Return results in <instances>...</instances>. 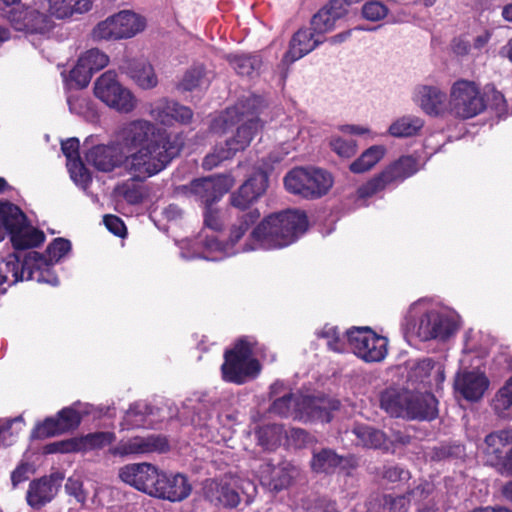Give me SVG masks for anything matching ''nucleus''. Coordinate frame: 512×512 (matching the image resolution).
Instances as JSON below:
<instances>
[{
	"instance_id": "obj_44",
	"label": "nucleus",
	"mask_w": 512,
	"mask_h": 512,
	"mask_svg": "<svg viewBox=\"0 0 512 512\" xmlns=\"http://www.w3.org/2000/svg\"><path fill=\"white\" fill-rule=\"evenodd\" d=\"M256 434L258 444L266 450H272L280 444L284 429L281 425L271 424L261 427Z\"/></svg>"
},
{
	"instance_id": "obj_62",
	"label": "nucleus",
	"mask_w": 512,
	"mask_h": 512,
	"mask_svg": "<svg viewBox=\"0 0 512 512\" xmlns=\"http://www.w3.org/2000/svg\"><path fill=\"white\" fill-rule=\"evenodd\" d=\"M33 473L31 465L25 462L20 463L11 473V483L13 488L27 481Z\"/></svg>"
},
{
	"instance_id": "obj_56",
	"label": "nucleus",
	"mask_w": 512,
	"mask_h": 512,
	"mask_svg": "<svg viewBox=\"0 0 512 512\" xmlns=\"http://www.w3.org/2000/svg\"><path fill=\"white\" fill-rule=\"evenodd\" d=\"M63 433L58 418H47L43 423L37 425L33 434L38 438H47Z\"/></svg>"
},
{
	"instance_id": "obj_11",
	"label": "nucleus",
	"mask_w": 512,
	"mask_h": 512,
	"mask_svg": "<svg viewBox=\"0 0 512 512\" xmlns=\"http://www.w3.org/2000/svg\"><path fill=\"white\" fill-rule=\"evenodd\" d=\"M419 170L416 158L402 156L387 166L379 175L360 186L357 190L359 199L369 198L384 190L387 186L399 183L411 177Z\"/></svg>"
},
{
	"instance_id": "obj_2",
	"label": "nucleus",
	"mask_w": 512,
	"mask_h": 512,
	"mask_svg": "<svg viewBox=\"0 0 512 512\" xmlns=\"http://www.w3.org/2000/svg\"><path fill=\"white\" fill-rule=\"evenodd\" d=\"M256 102L255 97L240 100L235 106L227 108L212 120L210 129L214 133L225 134L233 127L237 126V128L232 137L228 138L224 144L216 145L213 152L205 156L202 163L204 169H213L249 146L261 127L259 119L254 116Z\"/></svg>"
},
{
	"instance_id": "obj_51",
	"label": "nucleus",
	"mask_w": 512,
	"mask_h": 512,
	"mask_svg": "<svg viewBox=\"0 0 512 512\" xmlns=\"http://www.w3.org/2000/svg\"><path fill=\"white\" fill-rule=\"evenodd\" d=\"M63 432L75 429L79 426L82 416L72 407L63 408L57 416Z\"/></svg>"
},
{
	"instance_id": "obj_12",
	"label": "nucleus",
	"mask_w": 512,
	"mask_h": 512,
	"mask_svg": "<svg viewBox=\"0 0 512 512\" xmlns=\"http://www.w3.org/2000/svg\"><path fill=\"white\" fill-rule=\"evenodd\" d=\"M94 95L108 107L122 113L131 112L137 103L132 92L118 81L116 73L112 70L97 78L94 83Z\"/></svg>"
},
{
	"instance_id": "obj_50",
	"label": "nucleus",
	"mask_w": 512,
	"mask_h": 512,
	"mask_svg": "<svg viewBox=\"0 0 512 512\" xmlns=\"http://www.w3.org/2000/svg\"><path fill=\"white\" fill-rule=\"evenodd\" d=\"M335 26V20L325 9H320L311 20V28L318 35L331 31Z\"/></svg>"
},
{
	"instance_id": "obj_19",
	"label": "nucleus",
	"mask_w": 512,
	"mask_h": 512,
	"mask_svg": "<svg viewBox=\"0 0 512 512\" xmlns=\"http://www.w3.org/2000/svg\"><path fill=\"white\" fill-rule=\"evenodd\" d=\"M116 440V434L111 431L89 433L80 438L58 441L46 445V453H70L102 449Z\"/></svg>"
},
{
	"instance_id": "obj_57",
	"label": "nucleus",
	"mask_w": 512,
	"mask_h": 512,
	"mask_svg": "<svg viewBox=\"0 0 512 512\" xmlns=\"http://www.w3.org/2000/svg\"><path fill=\"white\" fill-rule=\"evenodd\" d=\"M92 75L91 68L81 63L80 59H78L77 64L70 71L71 81L75 82L80 88H84L89 84Z\"/></svg>"
},
{
	"instance_id": "obj_6",
	"label": "nucleus",
	"mask_w": 512,
	"mask_h": 512,
	"mask_svg": "<svg viewBox=\"0 0 512 512\" xmlns=\"http://www.w3.org/2000/svg\"><path fill=\"white\" fill-rule=\"evenodd\" d=\"M10 234L15 250H25L42 244L45 235L42 231L30 227L22 210L10 203L0 202V241Z\"/></svg>"
},
{
	"instance_id": "obj_63",
	"label": "nucleus",
	"mask_w": 512,
	"mask_h": 512,
	"mask_svg": "<svg viewBox=\"0 0 512 512\" xmlns=\"http://www.w3.org/2000/svg\"><path fill=\"white\" fill-rule=\"evenodd\" d=\"M79 146L77 138H69L61 143V150L67 159V163L80 159Z\"/></svg>"
},
{
	"instance_id": "obj_17",
	"label": "nucleus",
	"mask_w": 512,
	"mask_h": 512,
	"mask_svg": "<svg viewBox=\"0 0 512 512\" xmlns=\"http://www.w3.org/2000/svg\"><path fill=\"white\" fill-rule=\"evenodd\" d=\"M296 405L295 420L301 422H330L332 412L338 410L340 402L328 397H316L300 394Z\"/></svg>"
},
{
	"instance_id": "obj_26",
	"label": "nucleus",
	"mask_w": 512,
	"mask_h": 512,
	"mask_svg": "<svg viewBox=\"0 0 512 512\" xmlns=\"http://www.w3.org/2000/svg\"><path fill=\"white\" fill-rule=\"evenodd\" d=\"M158 135H168L149 121L134 120L126 124L121 131L123 145L128 149H138Z\"/></svg>"
},
{
	"instance_id": "obj_46",
	"label": "nucleus",
	"mask_w": 512,
	"mask_h": 512,
	"mask_svg": "<svg viewBox=\"0 0 512 512\" xmlns=\"http://www.w3.org/2000/svg\"><path fill=\"white\" fill-rule=\"evenodd\" d=\"M300 394H287L274 400L271 405V412L281 417L296 416V402H299Z\"/></svg>"
},
{
	"instance_id": "obj_58",
	"label": "nucleus",
	"mask_w": 512,
	"mask_h": 512,
	"mask_svg": "<svg viewBox=\"0 0 512 512\" xmlns=\"http://www.w3.org/2000/svg\"><path fill=\"white\" fill-rule=\"evenodd\" d=\"M65 490L67 494L73 496L78 503L84 504L86 502L87 492L83 489V482L79 477H69L65 483Z\"/></svg>"
},
{
	"instance_id": "obj_40",
	"label": "nucleus",
	"mask_w": 512,
	"mask_h": 512,
	"mask_svg": "<svg viewBox=\"0 0 512 512\" xmlns=\"http://www.w3.org/2000/svg\"><path fill=\"white\" fill-rule=\"evenodd\" d=\"M495 414L502 419L512 418V376L498 390L492 400Z\"/></svg>"
},
{
	"instance_id": "obj_8",
	"label": "nucleus",
	"mask_w": 512,
	"mask_h": 512,
	"mask_svg": "<svg viewBox=\"0 0 512 512\" xmlns=\"http://www.w3.org/2000/svg\"><path fill=\"white\" fill-rule=\"evenodd\" d=\"M222 378L226 382L243 384L254 378L260 371L259 362L253 357L252 344L246 339H240L233 349L224 354L221 366Z\"/></svg>"
},
{
	"instance_id": "obj_30",
	"label": "nucleus",
	"mask_w": 512,
	"mask_h": 512,
	"mask_svg": "<svg viewBox=\"0 0 512 512\" xmlns=\"http://www.w3.org/2000/svg\"><path fill=\"white\" fill-rule=\"evenodd\" d=\"M235 485L236 480H212L204 488L205 496L216 506L235 508L240 503V495Z\"/></svg>"
},
{
	"instance_id": "obj_1",
	"label": "nucleus",
	"mask_w": 512,
	"mask_h": 512,
	"mask_svg": "<svg viewBox=\"0 0 512 512\" xmlns=\"http://www.w3.org/2000/svg\"><path fill=\"white\" fill-rule=\"evenodd\" d=\"M259 218L260 212L257 209H250L243 213L232 225L226 242L220 241L215 235H207L205 239L183 241L180 246V256L186 260L201 258L219 261L240 252L281 249L297 241L308 226L304 212L287 210L274 213L265 217L252 230L249 243L237 246L240 239Z\"/></svg>"
},
{
	"instance_id": "obj_55",
	"label": "nucleus",
	"mask_w": 512,
	"mask_h": 512,
	"mask_svg": "<svg viewBox=\"0 0 512 512\" xmlns=\"http://www.w3.org/2000/svg\"><path fill=\"white\" fill-rule=\"evenodd\" d=\"M387 14L388 8L381 1H370L362 7V15L369 21H379Z\"/></svg>"
},
{
	"instance_id": "obj_16",
	"label": "nucleus",
	"mask_w": 512,
	"mask_h": 512,
	"mask_svg": "<svg viewBox=\"0 0 512 512\" xmlns=\"http://www.w3.org/2000/svg\"><path fill=\"white\" fill-rule=\"evenodd\" d=\"M169 444L165 436L160 434H148L146 436H134L119 441L109 448V453L116 457L143 456L153 453L168 451Z\"/></svg>"
},
{
	"instance_id": "obj_37",
	"label": "nucleus",
	"mask_w": 512,
	"mask_h": 512,
	"mask_svg": "<svg viewBox=\"0 0 512 512\" xmlns=\"http://www.w3.org/2000/svg\"><path fill=\"white\" fill-rule=\"evenodd\" d=\"M351 433L356 437L357 445L366 448L388 449L386 436L378 429L364 424H356Z\"/></svg>"
},
{
	"instance_id": "obj_34",
	"label": "nucleus",
	"mask_w": 512,
	"mask_h": 512,
	"mask_svg": "<svg viewBox=\"0 0 512 512\" xmlns=\"http://www.w3.org/2000/svg\"><path fill=\"white\" fill-rule=\"evenodd\" d=\"M489 381L483 373L467 371L458 374L455 380L456 390L467 400L477 401L484 395Z\"/></svg>"
},
{
	"instance_id": "obj_43",
	"label": "nucleus",
	"mask_w": 512,
	"mask_h": 512,
	"mask_svg": "<svg viewBox=\"0 0 512 512\" xmlns=\"http://www.w3.org/2000/svg\"><path fill=\"white\" fill-rule=\"evenodd\" d=\"M228 61L233 69L243 76H251L261 66L258 55L233 54L228 56Z\"/></svg>"
},
{
	"instance_id": "obj_25",
	"label": "nucleus",
	"mask_w": 512,
	"mask_h": 512,
	"mask_svg": "<svg viewBox=\"0 0 512 512\" xmlns=\"http://www.w3.org/2000/svg\"><path fill=\"white\" fill-rule=\"evenodd\" d=\"M149 115L163 125H172L173 122L188 123L193 116L189 107L180 105L165 98L159 99L149 105Z\"/></svg>"
},
{
	"instance_id": "obj_29",
	"label": "nucleus",
	"mask_w": 512,
	"mask_h": 512,
	"mask_svg": "<svg viewBox=\"0 0 512 512\" xmlns=\"http://www.w3.org/2000/svg\"><path fill=\"white\" fill-rule=\"evenodd\" d=\"M409 377L425 387L438 389L445 379L444 367L432 358H423L413 364Z\"/></svg>"
},
{
	"instance_id": "obj_24",
	"label": "nucleus",
	"mask_w": 512,
	"mask_h": 512,
	"mask_svg": "<svg viewBox=\"0 0 512 512\" xmlns=\"http://www.w3.org/2000/svg\"><path fill=\"white\" fill-rule=\"evenodd\" d=\"M268 186V175L265 171L255 172L237 192L232 193L230 202L233 207L246 210L264 194Z\"/></svg>"
},
{
	"instance_id": "obj_41",
	"label": "nucleus",
	"mask_w": 512,
	"mask_h": 512,
	"mask_svg": "<svg viewBox=\"0 0 512 512\" xmlns=\"http://www.w3.org/2000/svg\"><path fill=\"white\" fill-rule=\"evenodd\" d=\"M385 152L386 149L382 145L371 146L350 164V170L358 174L369 171L384 157Z\"/></svg>"
},
{
	"instance_id": "obj_42",
	"label": "nucleus",
	"mask_w": 512,
	"mask_h": 512,
	"mask_svg": "<svg viewBox=\"0 0 512 512\" xmlns=\"http://www.w3.org/2000/svg\"><path fill=\"white\" fill-rule=\"evenodd\" d=\"M343 462V457L336 454L331 449H322L314 452L311 467L315 472L330 473Z\"/></svg>"
},
{
	"instance_id": "obj_49",
	"label": "nucleus",
	"mask_w": 512,
	"mask_h": 512,
	"mask_svg": "<svg viewBox=\"0 0 512 512\" xmlns=\"http://www.w3.org/2000/svg\"><path fill=\"white\" fill-rule=\"evenodd\" d=\"M71 250V242L64 238H56L47 247L46 259L52 263L60 261Z\"/></svg>"
},
{
	"instance_id": "obj_61",
	"label": "nucleus",
	"mask_w": 512,
	"mask_h": 512,
	"mask_svg": "<svg viewBox=\"0 0 512 512\" xmlns=\"http://www.w3.org/2000/svg\"><path fill=\"white\" fill-rule=\"evenodd\" d=\"M287 444L294 448H302L308 442V433L301 428H290L284 431Z\"/></svg>"
},
{
	"instance_id": "obj_64",
	"label": "nucleus",
	"mask_w": 512,
	"mask_h": 512,
	"mask_svg": "<svg viewBox=\"0 0 512 512\" xmlns=\"http://www.w3.org/2000/svg\"><path fill=\"white\" fill-rule=\"evenodd\" d=\"M120 193L130 204H138L143 200L142 191L132 184L125 183L120 187Z\"/></svg>"
},
{
	"instance_id": "obj_5",
	"label": "nucleus",
	"mask_w": 512,
	"mask_h": 512,
	"mask_svg": "<svg viewBox=\"0 0 512 512\" xmlns=\"http://www.w3.org/2000/svg\"><path fill=\"white\" fill-rule=\"evenodd\" d=\"M380 405L394 417L433 420L438 415V401L430 392H413L391 387L381 393Z\"/></svg>"
},
{
	"instance_id": "obj_7",
	"label": "nucleus",
	"mask_w": 512,
	"mask_h": 512,
	"mask_svg": "<svg viewBox=\"0 0 512 512\" xmlns=\"http://www.w3.org/2000/svg\"><path fill=\"white\" fill-rule=\"evenodd\" d=\"M286 190L305 199H318L326 195L333 185V177L316 167H296L284 177Z\"/></svg>"
},
{
	"instance_id": "obj_52",
	"label": "nucleus",
	"mask_w": 512,
	"mask_h": 512,
	"mask_svg": "<svg viewBox=\"0 0 512 512\" xmlns=\"http://www.w3.org/2000/svg\"><path fill=\"white\" fill-rule=\"evenodd\" d=\"M434 487L429 482H421L413 489L409 490L406 494L407 498L410 499V503L413 502L416 506L426 501L428 498L433 496Z\"/></svg>"
},
{
	"instance_id": "obj_27",
	"label": "nucleus",
	"mask_w": 512,
	"mask_h": 512,
	"mask_svg": "<svg viewBox=\"0 0 512 512\" xmlns=\"http://www.w3.org/2000/svg\"><path fill=\"white\" fill-rule=\"evenodd\" d=\"M323 41L324 39L314 32L311 27L299 29L292 36L289 43V49L284 54L282 61L285 64L294 63L312 52L316 47L323 43Z\"/></svg>"
},
{
	"instance_id": "obj_4",
	"label": "nucleus",
	"mask_w": 512,
	"mask_h": 512,
	"mask_svg": "<svg viewBox=\"0 0 512 512\" xmlns=\"http://www.w3.org/2000/svg\"><path fill=\"white\" fill-rule=\"evenodd\" d=\"M180 150L181 146L172 141L169 135H156L126 156L123 166L134 180L144 181L164 170Z\"/></svg>"
},
{
	"instance_id": "obj_31",
	"label": "nucleus",
	"mask_w": 512,
	"mask_h": 512,
	"mask_svg": "<svg viewBox=\"0 0 512 512\" xmlns=\"http://www.w3.org/2000/svg\"><path fill=\"white\" fill-rule=\"evenodd\" d=\"M27 269L23 267L20 253H9L0 256V295L19 281L26 280Z\"/></svg>"
},
{
	"instance_id": "obj_53",
	"label": "nucleus",
	"mask_w": 512,
	"mask_h": 512,
	"mask_svg": "<svg viewBox=\"0 0 512 512\" xmlns=\"http://www.w3.org/2000/svg\"><path fill=\"white\" fill-rule=\"evenodd\" d=\"M318 336L327 339V346L330 350L334 352L344 351V342L340 339L337 327L325 325Z\"/></svg>"
},
{
	"instance_id": "obj_10",
	"label": "nucleus",
	"mask_w": 512,
	"mask_h": 512,
	"mask_svg": "<svg viewBox=\"0 0 512 512\" xmlns=\"http://www.w3.org/2000/svg\"><path fill=\"white\" fill-rule=\"evenodd\" d=\"M486 465L506 476H512V427L491 432L478 447Z\"/></svg>"
},
{
	"instance_id": "obj_54",
	"label": "nucleus",
	"mask_w": 512,
	"mask_h": 512,
	"mask_svg": "<svg viewBox=\"0 0 512 512\" xmlns=\"http://www.w3.org/2000/svg\"><path fill=\"white\" fill-rule=\"evenodd\" d=\"M330 146L341 157L350 158L356 153V142L352 139L347 140L339 136H333Z\"/></svg>"
},
{
	"instance_id": "obj_3",
	"label": "nucleus",
	"mask_w": 512,
	"mask_h": 512,
	"mask_svg": "<svg viewBox=\"0 0 512 512\" xmlns=\"http://www.w3.org/2000/svg\"><path fill=\"white\" fill-rule=\"evenodd\" d=\"M405 326L421 341H446L458 331L460 317L454 311L432 308L427 301L419 300L410 306Z\"/></svg>"
},
{
	"instance_id": "obj_20",
	"label": "nucleus",
	"mask_w": 512,
	"mask_h": 512,
	"mask_svg": "<svg viewBox=\"0 0 512 512\" xmlns=\"http://www.w3.org/2000/svg\"><path fill=\"white\" fill-rule=\"evenodd\" d=\"M7 17L15 30L27 33L46 34L54 26L51 16L31 7L13 8Z\"/></svg>"
},
{
	"instance_id": "obj_28",
	"label": "nucleus",
	"mask_w": 512,
	"mask_h": 512,
	"mask_svg": "<svg viewBox=\"0 0 512 512\" xmlns=\"http://www.w3.org/2000/svg\"><path fill=\"white\" fill-rule=\"evenodd\" d=\"M54 263L48 261L46 256L36 252H27L23 257V267L27 269L26 280H36L52 286L59 284V279L51 269Z\"/></svg>"
},
{
	"instance_id": "obj_47",
	"label": "nucleus",
	"mask_w": 512,
	"mask_h": 512,
	"mask_svg": "<svg viewBox=\"0 0 512 512\" xmlns=\"http://www.w3.org/2000/svg\"><path fill=\"white\" fill-rule=\"evenodd\" d=\"M83 63L94 73L103 69L109 63V57L97 48L90 49L79 57Z\"/></svg>"
},
{
	"instance_id": "obj_9",
	"label": "nucleus",
	"mask_w": 512,
	"mask_h": 512,
	"mask_svg": "<svg viewBox=\"0 0 512 512\" xmlns=\"http://www.w3.org/2000/svg\"><path fill=\"white\" fill-rule=\"evenodd\" d=\"M486 108L480 87L473 81L458 80L451 89L448 101V112L462 120L473 118Z\"/></svg>"
},
{
	"instance_id": "obj_22",
	"label": "nucleus",
	"mask_w": 512,
	"mask_h": 512,
	"mask_svg": "<svg viewBox=\"0 0 512 512\" xmlns=\"http://www.w3.org/2000/svg\"><path fill=\"white\" fill-rule=\"evenodd\" d=\"M192 486L182 473H167L161 470L159 481L152 497L169 502H181L188 498Z\"/></svg>"
},
{
	"instance_id": "obj_14",
	"label": "nucleus",
	"mask_w": 512,
	"mask_h": 512,
	"mask_svg": "<svg viewBox=\"0 0 512 512\" xmlns=\"http://www.w3.org/2000/svg\"><path fill=\"white\" fill-rule=\"evenodd\" d=\"M348 342L359 358L366 362H380L387 354V339L368 327H353L346 332Z\"/></svg>"
},
{
	"instance_id": "obj_39",
	"label": "nucleus",
	"mask_w": 512,
	"mask_h": 512,
	"mask_svg": "<svg viewBox=\"0 0 512 512\" xmlns=\"http://www.w3.org/2000/svg\"><path fill=\"white\" fill-rule=\"evenodd\" d=\"M424 126V121L413 115H405L396 119L389 126L388 133L396 138H406L416 135Z\"/></svg>"
},
{
	"instance_id": "obj_32",
	"label": "nucleus",
	"mask_w": 512,
	"mask_h": 512,
	"mask_svg": "<svg viewBox=\"0 0 512 512\" xmlns=\"http://www.w3.org/2000/svg\"><path fill=\"white\" fill-rule=\"evenodd\" d=\"M119 69L143 89L154 88L158 83L152 65L144 59H123Z\"/></svg>"
},
{
	"instance_id": "obj_18",
	"label": "nucleus",
	"mask_w": 512,
	"mask_h": 512,
	"mask_svg": "<svg viewBox=\"0 0 512 512\" xmlns=\"http://www.w3.org/2000/svg\"><path fill=\"white\" fill-rule=\"evenodd\" d=\"M161 470L148 462L130 463L119 469V478L124 483L149 496H153Z\"/></svg>"
},
{
	"instance_id": "obj_13",
	"label": "nucleus",
	"mask_w": 512,
	"mask_h": 512,
	"mask_svg": "<svg viewBox=\"0 0 512 512\" xmlns=\"http://www.w3.org/2000/svg\"><path fill=\"white\" fill-rule=\"evenodd\" d=\"M145 25L143 17L123 10L98 23L93 29V37L97 40L130 38L141 32Z\"/></svg>"
},
{
	"instance_id": "obj_60",
	"label": "nucleus",
	"mask_w": 512,
	"mask_h": 512,
	"mask_svg": "<svg viewBox=\"0 0 512 512\" xmlns=\"http://www.w3.org/2000/svg\"><path fill=\"white\" fill-rule=\"evenodd\" d=\"M354 0H331L323 7L335 22L348 13V7Z\"/></svg>"
},
{
	"instance_id": "obj_45",
	"label": "nucleus",
	"mask_w": 512,
	"mask_h": 512,
	"mask_svg": "<svg viewBox=\"0 0 512 512\" xmlns=\"http://www.w3.org/2000/svg\"><path fill=\"white\" fill-rule=\"evenodd\" d=\"M153 408L145 402H137L127 410L124 421L128 427L137 428L146 425V417L152 414Z\"/></svg>"
},
{
	"instance_id": "obj_15",
	"label": "nucleus",
	"mask_w": 512,
	"mask_h": 512,
	"mask_svg": "<svg viewBox=\"0 0 512 512\" xmlns=\"http://www.w3.org/2000/svg\"><path fill=\"white\" fill-rule=\"evenodd\" d=\"M233 178L229 175L204 177L193 180L189 185L179 187V190L206 206L218 201L232 186Z\"/></svg>"
},
{
	"instance_id": "obj_36",
	"label": "nucleus",
	"mask_w": 512,
	"mask_h": 512,
	"mask_svg": "<svg viewBox=\"0 0 512 512\" xmlns=\"http://www.w3.org/2000/svg\"><path fill=\"white\" fill-rule=\"evenodd\" d=\"M49 12L58 19L83 14L92 7V0H47Z\"/></svg>"
},
{
	"instance_id": "obj_21",
	"label": "nucleus",
	"mask_w": 512,
	"mask_h": 512,
	"mask_svg": "<svg viewBox=\"0 0 512 512\" xmlns=\"http://www.w3.org/2000/svg\"><path fill=\"white\" fill-rule=\"evenodd\" d=\"M297 472V468L291 463L281 462L275 465L271 459H264L257 467L261 483L273 491L287 488Z\"/></svg>"
},
{
	"instance_id": "obj_23",
	"label": "nucleus",
	"mask_w": 512,
	"mask_h": 512,
	"mask_svg": "<svg viewBox=\"0 0 512 512\" xmlns=\"http://www.w3.org/2000/svg\"><path fill=\"white\" fill-rule=\"evenodd\" d=\"M62 477L51 474L30 482L27 493V504L33 509H40L56 496L61 486Z\"/></svg>"
},
{
	"instance_id": "obj_59",
	"label": "nucleus",
	"mask_w": 512,
	"mask_h": 512,
	"mask_svg": "<svg viewBox=\"0 0 512 512\" xmlns=\"http://www.w3.org/2000/svg\"><path fill=\"white\" fill-rule=\"evenodd\" d=\"M382 476L389 482H401L410 478V472L397 464L387 465L383 467Z\"/></svg>"
},
{
	"instance_id": "obj_38",
	"label": "nucleus",
	"mask_w": 512,
	"mask_h": 512,
	"mask_svg": "<svg viewBox=\"0 0 512 512\" xmlns=\"http://www.w3.org/2000/svg\"><path fill=\"white\" fill-rule=\"evenodd\" d=\"M211 78V72L206 71L203 65H194L184 73L178 84V89L182 91H193L195 89L206 88Z\"/></svg>"
},
{
	"instance_id": "obj_48",
	"label": "nucleus",
	"mask_w": 512,
	"mask_h": 512,
	"mask_svg": "<svg viewBox=\"0 0 512 512\" xmlns=\"http://www.w3.org/2000/svg\"><path fill=\"white\" fill-rule=\"evenodd\" d=\"M67 168L71 179L76 185L84 189L88 187L91 182V175L81 159L68 162Z\"/></svg>"
},
{
	"instance_id": "obj_33",
	"label": "nucleus",
	"mask_w": 512,
	"mask_h": 512,
	"mask_svg": "<svg viewBox=\"0 0 512 512\" xmlns=\"http://www.w3.org/2000/svg\"><path fill=\"white\" fill-rule=\"evenodd\" d=\"M414 101L428 115L439 116L448 112L446 94L437 87L421 86L417 88Z\"/></svg>"
},
{
	"instance_id": "obj_35",
	"label": "nucleus",
	"mask_w": 512,
	"mask_h": 512,
	"mask_svg": "<svg viewBox=\"0 0 512 512\" xmlns=\"http://www.w3.org/2000/svg\"><path fill=\"white\" fill-rule=\"evenodd\" d=\"M86 160L102 172H110L124 161L114 145L93 146L86 153Z\"/></svg>"
}]
</instances>
